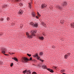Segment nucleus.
<instances>
[{"label": "nucleus", "instance_id": "obj_1", "mask_svg": "<svg viewBox=\"0 0 74 74\" xmlns=\"http://www.w3.org/2000/svg\"><path fill=\"white\" fill-rule=\"evenodd\" d=\"M37 32L36 30H32L31 32V33L32 35L30 36V35H28L27 36V38H33V36H34L35 37L36 36V35L35 34Z\"/></svg>", "mask_w": 74, "mask_h": 74}, {"label": "nucleus", "instance_id": "obj_2", "mask_svg": "<svg viewBox=\"0 0 74 74\" xmlns=\"http://www.w3.org/2000/svg\"><path fill=\"white\" fill-rule=\"evenodd\" d=\"M22 62L23 63H27L29 62L28 58L27 57H22Z\"/></svg>", "mask_w": 74, "mask_h": 74}, {"label": "nucleus", "instance_id": "obj_3", "mask_svg": "<svg viewBox=\"0 0 74 74\" xmlns=\"http://www.w3.org/2000/svg\"><path fill=\"white\" fill-rule=\"evenodd\" d=\"M62 5L64 7L67 5V2L66 1H63L62 3Z\"/></svg>", "mask_w": 74, "mask_h": 74}, {"label": "nucleus", "instance_id": "obj_4", "mask_svg": "<svg viewBox=\"0 0 74 74\" xmlns=\"http://www.w3.org/2000/svg\"><path fill=\"white\" fill-rule=\"evenodd\" d=\"M47 70L49 71L50 72V73H54V71H53V69H50V68H47Z\"/></svg>", "mask_w": 74, "mask_h": 74}, {"label": "nucleus", "instance_id": "obj_5", "mask_svg": "<svg viewBox=\"0 0 74 74\" xmlns=\"http://www.w3.org/2000/svg\"><path fill=\"white\" fill-rule=\"evenodd\" d=\"M56 7L57 8L59 9V10H62V6H60L59 5H58Z\"/></svg>", "mask_w": 74, "mask_h": 74}, {"label": "nucleus", "instance_id": "obj_6", "mask_svg": "<svg viewBox=\"0 0 74 74\" xmlns=\"http://www.w3.org/2000/svg\"><path fill=\"white\" fill-rule=\"evenodd\" d=\"M37 60H39L41 61V62H42V63H43V62H44L45 61L44 60H42L41 59H40V57H38H38H37Z\"/></svg>", "mask_w": 74, "mask_h": 74}, {"label": "nucleus", "instance_id": "obj_7", "mask_svg": "<svg viewBox=\"0 0 74 74\" xmlns=\"http://www.w3.org/2000/svg\"><path fill=\"white\" fill-rule=\"evenodd\" d=\"M23 12V11L21 10V9H20L19 11L18 12V14H19L20 15H22Z\"/></svg>", "mask_w": 74, "mask_h": 74}, {"label": "nucleus", "instance_id": "obj_8", "mask_svg": "<svg viewBox=\"0 0 74 74\" xmlns=\"http://www.w3.org/2000/svg\"><path fill=\"white\" fill-rule=\"evenodd\" d=\"M12 59L14 60L15 61H16L17 62H18V59L16 57L12 58Z\"/></svg>", "mask_w": 74, "mask_h": 74}, {"label": "nucleus", "instance_id": "obj_9", "mask_svg": "<svg viewBox=\"0 0 74 74\" xmlns=\"http://www.w3.org/2000/svg\"><path fill=\"white\" fill-rule=\"evenodd\" d=\"M33 27H38V24L36 23L35 24H34V25L33 26Z\"/></svg>", "mask_w": 74, "mask_h": 74}, {"label": "nucleus", "instance_id": "obj_10", "mask_svg": "<svg viewBox=\"0 0 74 74\" xmlns=\"http://www.w3.org/2000/svg\"><path fill=\"white\" fill-rule=\"evenodd\" d=\"M39 39L40 40H44V38L43 36L39 37Z\"/></svg>", "mask_w": 74, "mask_h": 74}, {"label": "nucleus", "instance_id": "obj_11", "mask_svg": "<svg viewBox=\"0 0 74 74\" xmlns=\"http://www.w3.org/2000/svg\"><path fill=\"white\" fill-rule=\"evenodd\" d=\"M71 27L74 28V23H72L71 24Z\"/></svg>", "mask_w": 74, "mask_h": 74}, {"label": "nucleus", "instance_id": "obj_12", "mask_svg": "<svg viewBox=\"0 0 74 74\" xmlns=\"http://www.w3.org/2000/svg\"><path fill=\"white\" fill-rule=\"evenodd\" d=\"M31 14L32 16H34V17L36 16V14H35V12H33Z\"/></svg>", "mask_w": 74, "mask_h": 74}, {"label": "nucleus", "instance_id": "obj_13", "mask_svg": "<svg viewBox=\"0 0 74 74\" xmlns=\"http://www.w3.org/2000/svg\"><path fill=\"white\" fill-rule=\"evenodd\" d=\"M42 67H43V69H47V68L46 66L45 65H42Z\"/></svg>", "mask_w": 74, "mask_h": 74}, {"label": "nucleus", "instance_id": "obj_14", "mask_svg": "<svg viewBox=\"0 0 74 74\" xmlns=\"http://www.w3.org/2000/svg\"><path fill=\"white\" fill-rule=\"evenodd\" d=\"M30 71L28 70L27 71L26 73L27 74H31V72H30Z\"/></svg>", "mask_w": 74, "mask_h": 74}, {"label": "nucleus", "instance_id": "obj_15", "mask_svg": "<svg viewBox=\"0 0 74 74\" xmlns=\"http://www.w3.org/2000/svg\"><path fill=\"white\" fill-rule=\"evenodd\" d=\"M7 5H4L2 6V8H7Z\"/></svg>", "mask_w": 74, "mask_h": 74}, {"label": "nucleus", "instance_id": "obj_16", "mask_svg": "<svg viewBox=\"0 0 74 74\" xmlns=\"http://www.w3.org/2000/svg\"><path fill=\"white\" fill-rule=\"evenodd\" d=\"M32 57H31L30 58H29V59L28 58V61H29V62H30V61H31L32 60Z\"/></svg>", "mask_w": 74, "mask_h": 74}, {"label": "nucleus", "instance_id": "obj_17", "mask_svg": "<svg viewBox=\"0 0 74 74\" xmlns=\"http://www.w3.org/2000/svg\"><path fill=\"white\" fill-rule=\"evenodd\" d=\"M34 58H36V57H37L38 56V54L37 53H36V54L34 55V56H33Z\"/></svg>", "mask_w": 74, "mask_h": 74}, {"label": "nucleus", "instance_id": "obj_18", "mask_svg": "<svg viewBox=\"0 0 74 74\" xmlns=\"http://www.w3.org/2000/svg\"><path fill=\"white\" fill-rule=\"evenodd\" d=\"M34 23L32 22H31L29 23V25H32V26H33L34 25Z\"/></svg>", "mask_w": 74, "mask_h": 74}, {"label": "nucleus", "instance_id": "obj_19", "mask_svg": "<svg viewBox=\"0 0 74 74\" xmlns=\"http://www.w3.org/2000/svg\"><path fill=\"white\" fill-rule=\"evenodd\" d=\"M26 71H27V69L25 70L24 71H23V73L24 74H26V73L27 72Z\"/></svg>", "mask_w": 74, "mask_h": 74}, {"label": "nucleus", "instance_id": "obj_20", "mask_svg": "<svg viewBox=\"0 0 74 74\" xmlns=\"http://www.w3.org/2000/svg\"><path fill=\"white\" fill-rule=\"evenodd\" d=\"M0 21H1V22L3 21H4V18L2 17H1V18H0Z\"/></svg>", "mask_w": 74, "mask_h": 74}, {"label": "nucleus", "instance_id": "obj_21", "mask_svg": "<svg viewBox=\"0 0 74 74\" xmlns=\"http://www.w3.org/2000/svg\"><path fill=\"white\" fill-rule=\"evenodd\" d=\"M19 5L20 7H22V6L23 5V3H20L19 4Z\"/></svg>", "mask_w": 74, "mask_h": 74}, {"label": "nucleus", "instance_id": "obj_22", "mask_svg": "<svg viewBox=\"0 0 74 74\" xmlns=\"http://www.w3.org/2000/svg\"><path fill=\"white\" fill-rule=\"evenodd\" d=\"M64 57L65 59H67V57H68V56L67 55H65L64 56Z\"/></svg>", "mask_w": 74, "mask_h": 74}, {"label": "nucleus", "instance_id": "obj_23", "mask_svg": "<svg viewBox=\"0 0 74 74\" xmlns=\"http://www.w3.org/2000/svg\"><path fill=\"white\" fill-rule=\"evenodd\" d=\"M36 60L35 59H32L31 61V62H36Z\"/></svg>", "mask_w": 74, "mask_h": 74}, {"label": "nucleus", "instance_id": "obj_24", "mask_svg": "<svg viewBox=\"0 0 74 74\" xmlns=\"http://www.w3.org/2000/svg\"><path fill=\"white\" fill-rule=\"evenodd\" d=\"M2 51H6L5 49L4 48H2Z\"/></svg>", "mask_w": 74, "mask_h": 74}, {"label": "nucleus", "instance_id": "obj_25", "mask_svg": "<svg viewBox=\"0 0 74 74\" xmlns=\"http://www.w3.org/2000/svg\"><path fill=\"white\" fill-rule=\"evenodd\" d=\"M71 54H70V53H67V54H66V55L68 56V57H69L70 56V55Z\"/></svg>", "mask_w": 74, "mask_h": 74}, {"label": "nucleus", "instance_id": "obj_26", "mask_svg": "<svg viewBox=\"0 0 74 74\" xmlns=\"http://www.w3.org/2000/svg\"><path fill=\"white\" fill-rule=\"evenodd\" d=\"M27 56H29V57H30L31 56H32L31 54H30L28 53L27 54Z\"/></svg>", "mask_w": 74, "mask_h": 74}, {"label": "nucleus", "instance_id": "obj_27", "mask_svg": "<svg viewBox=\"0 0 74 74\" xmlns=\"http://www.w3.org/2000/svg\"><path fill=\"white\" fill-rule=\"evenodd\" d=\"M60 23H62V24H63V23H64V21H60Z\"/></svg>", "mask_w": 74, "mask_h": 74}, {"label": "nucleus", "instance_id": "obj_28", "mask_svg": "<svg viewBox=\"0 0 74 74\" xmlns=\"http://www.w3.org/2000/svg\"><path fill=\"white\" fill-rule=\"evenodd\" d=\"M14 65V63H12L10 64V67H12Z\"/></svg>", "mask_w": 74, "mask_h": 74}, {"label": "nucleus", "instance_id": "obj_29", "mask_svg": "<svg viewBox=\"0 0 74 74\" xmlns=\"http://www.w3.org/2000/svg\"><path fill=\"white\" fill-rule=\"evenodd\" d=\"M40 55L42 56V55H43V53L42 52H40Z\"/></svg>", "mask_w": 74, "mask_h": 74}, {"label": "nucleus", "instance_id": "obj_30", "mask_svg": "<svg viewBox=\"0 0 74 74\" xmlns=\"http://www.w3.org/2000/svg\"><path fill=\"white\" fill-rule=\"evenodd\" d=\"M28 4H29V7L30 8H31V3H29Z\"/></svg>", "mask_w": 74, "mask_h": 74}, {"label": "nucleus", "instance_id": "obj_31", "mask_svg": "<svg viewBox=\"0 0 74 74\" xmlns=\"http://www.w3.org/2000/svg\"><path fill=\"white\" fill-rule=\"evenodd\" d=\"M44 5L43 4H42L41 5L42 8H44Z\"/></svg>", "mask_w": 74, "mask_h": 74}, {"label": "nucleus", "instance_id": "obj_32", "mask_svg": "<svg viewBox=\"0 0 74 74\" xmlns=\"http://www.w3.org/2000/svg\"><path fill=\"white\" fill-rule=\"evenodd\" d=\"M64 72H65V70H63L62 71H61V73H64Z\"/></svg>", "mask_w": 74, "mask_h": 74}, {"label": "nucleus", "instance_id": "obj_33", "mask_svg": "<svg viewBox=\"0 0 74 74\" xmlns=\"http://www.w3.org/2000/svg\"><path fill=\"white\" fill-rule=\"evenodd\" d=\"M32 74H37V73L36 72H33Z\"/></svg>", "mask_w": 74, "mask_h": 74}, {"label": "nucleus", "instance_id": "obj_34", "mask_svg": "<svg viewBox=\"0 0 74 74\" xmlns=\"http://www.w3.org/2000/svg\"><path fill=\"white\" fill-rule=\"evenodd\" d=\"M2 53L4 54V53H5V51H2Z\"/></svg>", "mask_w": 74, "mask_h": 74}, {"label": "nucleus", "instance_id": "obj_35", "mask_svg": "<svg viewBox=\"0 0 74 74\" xmlns=\"http://www.w3.org/2000/svg\"><path fill=\"white\" fill-rule=\"evenodd\" d=\"M26 35H27V36H28V35H29V33H28V32H27L26 33Z\"/></svg>", "mask_w": 74, "mask_h": 74}, {"label": "nucleus", "instance_id": "obj_36", "mask_svg": "<svg viewBox=\"0 0 74 74\" xmlns=\"http://www.w3.org/2000/svg\"><path fill=\"white\" fill-rule=\"evenodd\" d=\"M7 20H8V21H10V17L7 18Z\"/></svg>", "mask_w": 74, "mask_h": 74}, {"label": "nucleus", "instance_id": "obj_37", "mask_svg": "<svg viewBox=\"0 0 74 74\" xmlns=\"http://www.w3.org/2000/svg\"><path fill=\"white\" fill-rule=\"evenodd\" d=\"M4 55H5V56H9V54H4Z\"/></svg>", "mask_w": 74, "mask_h": 74}, {"label": "nucleus", "instance_id": "obj_38", "mask_svg": "<svg viewBox=\"0 0 74 74\" xmlns=\"http://www.w3.org/2000/svg\"><path fill=\"white\" fill-rule=\"evenodd\" d=\"M38 15L39 17H40L41 16V15L39 14H38Z\"/></svg>", "mask_w": 74, "mask_h": 74}, {"label": "nucleus", "instance_id": "obj_39", "mask_svg": "<svg viewBox=\"0 0 74 74\" xmlns=\"http://www.w3.org/2000/svg\"><path fill=\"white\" fill-rule=\"evenodd\" d=\"M41 24H42V25H44V22H41Z\"/></svg>", "mask_w": 74, "mask_h": 74}, {"label": "nucleus", "instance_id": "obj_40", "mask_svg": "<svg viewBox=\"0 0 74 74\" xmlns=\"http://www.w3.org/2000/svg\"><path fill=\"white\" fill-rule=\"evenodd\" d=\"M2 63L3 62H0V65H1V64H2Z\"/></svg>", "mask_w": 74, "mask_h": 74}, {"label": "nucleus", "instance_id": "obj_41", "mask_svg": "<svg viewBox=\"0 0 74 74\" xmlns=\"http://www.w3.org/2000/svg\"><path fill=\"white\" fill-rule=\"evenodd\" d=\"M52 48L55 49V46H52Z\"/></svg>", "mask_w": 74, "mask_h": 74}, {"label": "nucleus", "instance_id": "obj_42", "mask_svg": "<svg viewBox=\"0 0 74 74\" xmlns=\"http://www.w3.org/2000/svg\"><path fill=\"white\" fill-rule=\"evenodd\" d=\"M36 18H37V19H39V18L37 16H36Z\"/></svg>", "mask_w": 74, "mask_h": 74}, {"label": "nucleus", "instance_id": "obj_43", "mask_svg": "<svg viewBox=\"0 0 74 74\" xmlns=\"http://www.w3.org/2000/svg\"><path fill=\"white\" fill-rule=\"evenodd\" d=\"M42 66V64H40V67H41Z\"/></svg>", "mask_w": 74, "mask_h": 74}, {"label": "nucleus", "instance_id": "obj_44", "mask_svg": "<svg viewBox=\"0 0 74 74\" xmlns=\"http://www.w3.org/2000/svg\"><path fill=\"white\" fill-rule=\"evenodd\" d=\"M14 53H11V55H13V54H14Z\"/></svg>", "mask_w": 74, "mask_h": 74}, {"label": "nucleus", "instance_id": "obj_45", "mask_svg": "<svg viewBox=\"0 0 74 74\" xmlns=\"http://www.w3.org/2000/svg\"><path fill=\"white\" fill-rule=\"evenodd\" d=\"M38 66H39V67H40V64H38Z\"/></svg>", "mask_w": 74, "mask_h": 74}, {"label": "nucleus", "instance_id": "obj_46", "mask_svg": "<svg viewBox=\"0 0 74 74\" xmlns=\"http://www.w3.org/2000/svg\"><path fill=\"white\" fill-rule=\"evenodd\" d=\"M37 14L38 15L39 14H40V13H39L38 12H37Z\"/></svg>", "mask_w": 74, "mask_h": 74}, {"label": "nucleus", "instance_id": "obj_47", "mask_svg": "<svg viewBox=\"0 0 74 74\" xmlns=\"http://www.w3.org/2000/svg\"><path fill=\"white\" fill-rule=\"evenodd\" d=\"M16 1H20V0H16Z\"/></svg>", "mask_w": 74, "mask_h": 74}, {"label": "nucleus", "instance_id": "obj_48", "mask_svg": "<svg viewBox=\"0 0 74 74\" xmlns=\"http://www.w3.org/2000/svg\"><path fill=\"white\" fill-rule=\"evenodd\" d=\"M8 53H9V54H10V55H11V53L9 52Z\"/></svg>", "mask_w": 74, "mask_h": 74}, {"label": "nucleus", "instance_id": "obj_49", "mask_svg": "<svg viewBox=\"0 0 74 74\" xmlns=\"http://www.w3.org/2000/svg\"><path fill=\"white\" fill-rule=\"evenodd\" d=\"M44 25H45V23H44V24H43V25L44 26Z\"/></svg>", "mask_w": 74, "mask_h": 74}, {"label": "nucleus", "instance_id": "obj_50", "mask_svg": "<svg viewBox=\"0 0 74 74\" xmlns=\"http://www.w3.org/2000/svg\"><path fill=\"white\" fill-rule=\"evenodd\" d=\"M54 68H55V69H56V68H57L56 66H55V67H54Z\"/></svg>", "mask_w": 74, "mask_h": 74}, {"label": "nucleus", "instance_id": "obj_51", "mask_svg": "<svg viewBox=\"0 0 74 74\" xmlns=\"http://www.w3.org/2000/svg\"><path fill=\"white\" fill-rule=\"evenodd\" d=\"M44 7H46V6H45V5H44Z\"/></svg>", "mask_w": 74, "mask_h": 74}, {"label": "nucleus", "instance_id": "obj_52", "mask_svg": "<svg viewBox=\"0 0 74 74\" xmlns=\"http://www.w3.org/2000/svg\"><path fill=\"white\" fill-rule=\"evenodd\" d=\"M1 36H2V35H3V34H1Z\"/></svg>", "mask_w": 74, "mask_h": 74}]
</instances>
